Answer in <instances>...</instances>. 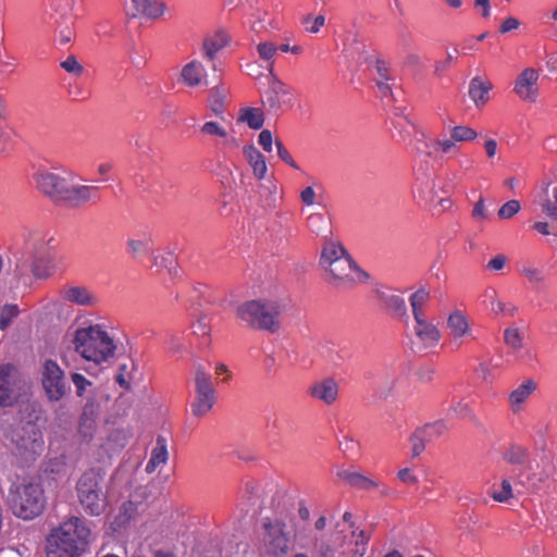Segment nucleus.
Masks as SVG:
<instances>
[{
  "label": "nucleus",
  "mask_w": 557,
  "mask_h": 557,
  "mask_svg": "<svg viewBox=\"0 0 557 557\" xmlns=\"http://www.w3.org/2000/svg\"><path fill=\"white\" fill-rule=\"evenodd\" d=\"M72 557H79L87 550L92 534L86 523L78 518L72 517Z\"/></svg>",
  "instance_id": "obj_19"
},
{
  "label": "nucleus",
  "mask_w": 557,
  "mask_h": 557,
  "mask_svg": "<svg viewBox=\"0 0 557 557\" xmlns=\"http://www.w3.org/2000/svg\"><path fill=\"white\" fill-rule=\"evenodd\" d=\"M504 341L513 350L522 348L523 339L517 327H508L504 332Z\"/></svg>",
  "instance_id": "obj_45"
},
{
  "label": "nucleus",
  "mask_w": 557,
  "mask_h": 557,
  "mask_svg": "<svg viewBox=\"0 0 557 557\" xmlns=\"http://www.w3.org/2000/svg\"><path fill=\"white\" fill-rule=\"evenodd\" d=\"M381 308L393 319L408 320V311L405 299L389 292H377Z\"/></svg>",
  "instance_id": "obj_18"
},
{
  "label": "nucleus",
  "mask_w": 557,
  "mask_h": 557,
  "mask_svg": "<svg viewBox=\"0 0 557 557\" xmlns=\"http://www.w3.org/2000/svg\"><path fill=\"white\" fill-rule=\"evenodd\" d=\"M368 536H366L364 531H360L356 539L355 549H352V555L356 557H363L367 552V543Z\"/></svg>",
  "instance_id": "obj_56"
},
{
  "label": "nucleus",
  "mask_w": 557,
  "mask_h": 557,
  "mask_svg": "<svg viewBox=\"0 0 557 557\" xmlns=\"http://www.w3.org/2000/svg\"><path fill=\"white\" fill-rule=\"evenodd\" d=\"M450 135L456 143L472 141L478 137L473 128L463 125L453 127Z\"/></svg>",
  "instance_id": "obj_44"
},
{
  "label": "nucleus",
  "mask_w": 557,
  "mask_h": 557,
  "mask_svg": "<svg viewBox=\"0 0 557 557\" xmlns=\"http://www.w3.org/2000/svg\"><path fill=\"white\" fill-rule=\"evenodd\" d=\"M307 226L312 233L321 235L327 230L329 220L321 213H311L307 218Z\"/></svg>",
  "instance_id": "obj_42"
},
{
  "label": "nucleus",
  "mask_w": 557,
  "mask_h": 557,
  "mask_svg": "<svg viewBox=\"0 0 557 557\" xmlns=\"http://www.w3.org/2000/svg\"><path fill=\"white\" fill-rule=\"evenodd\" d=\"M243 498L248 507H255L260 499L259 486L252 482H247Z\"/></svg>",
  "instance_id": "obj_46"
},
{
  "label": "nucleus",
  "mask_w": 557,
  "mask_h": 557,
  "mask_svg": "<svg viewBox=\"0 0 557 557\" xmlns=\"http://www.w3.org/2000/svg\"><path fill=\"white\" fill-rule=\"evenodd\" d=\"M270 76L268 88L262 94V104L269 112L278 113L284 107L292 106L290 89L275 74Z\"/></svg>",
  "instance_id": "obj_11"
},
{
  "label": "nucleus",
  "mask_w": 557,
  "mask_h": 557,
  "mask_svg": "<svg viewBox=\"0 0 557 557\" xmlns=\"http://www.w3.org/2000/svg\"><path fill=\"white\" fill-rule=\"evenodd\" d=\"M152 252V238L147 233L136 234L126 240V253L133 260H141Z\"/></svg>",
  "instance_id": "obj_23"
},
{
  "label": "nucleus",
  "mask_w": 557,
  "mask_h": 557,
  "mask_svg": "<svg viewBox=\"0 0 557 557\" xmlns=\"http://www.w3.org/2000/svg\"><path fill=\"white\" fill-rule=\"evenodd\" d=\"M422 436L428 443L434 442L443 436L447 432V425L443 420H438L432 423H426L422 428H419Z\"/></svg>",
  "instance_id": "obj_37"
},
{
  "label": "nucleus",
  "mask_w": 557,
  "mask_h": 557,
  "mask_svg": "<svg viewBox=\"0 0 557 557\" xmlns=\"http://www.w3.org/2000/svg\"><path fill=\"white\" fill-rule=\"evenodd\" d=\"M537 81H539V72L534 69H525L523 70L515 85L516 94L522 99L527 101H534L537 97Z\"/></svg>",
  "instance_id": "obj_16"
},
{
  "label": "nucleus",
  "mask_w": 557,
  "mask_h": 557,
  "mask_svg": "<svg viewBox=\"0 0 557 557\" xmlns=\"http://www.w3.org/2000/svg\"><path fill=\"white\" fill-rule=\"evenodd\" d=\"M47 557H70V527L67 522L52 529L47 537Z\"/></svg>",
  "instance_id": "obj_14"
},
{
  "label": "nucleus",
  "mask_w": 557,
  "mask_h": 557,
  "mask_svg": "<svg viewBox=\"0 0 557 557\" xmlns=\"http://www.w3.org/2000/svg\"><path fill=\"white\" fill-rule=\"evenodd\" d=\"M491 310L495 314L512 317L517 312V307L511 302H505V301L498 299L496 297V295H494L491 298Z\"/></svg>",
  "instance_id": "obj_43"
},
{
  "label": "nucleus",
  "mask_w": 557,
  "mask_h": 557,
  "mask_svg": "<svg viewBox=\"0 0 557 557\" xmlns=\"http://www.w3.org/2000/svg\"><path fill=\"white\" fill-rule=\"evenodd\" d=\"M410 443H411V455L413 458L420 456L428 443L426 440H424V436H422V433L419 429H417L413 434L410 436Z\"/></svg>",
  "instance_id": "obj_48"
},
{
  "label": "nucleus",
  "mask_w": 557,
  "mask_h": 557,
  "mask_svg": "<svg viewBox=\"0 0 557 557\" xmlns=\"http://www.w3.org/2000/svg\"><path fill=\"white\" fill-rule=\"evenodd\" d=\"M72 344L74 350L84 360L91 362L89 367L82 369L92 375H96L97 368L112 358L116 350L114 339L101 324L90 323L86 326H78L74 332Z\"/></svg>",
  "instance_id": "obj_3"
},
{
  "label": "nucleus",
  "mask_w": 557,
  "mask_h": 557,
  "mask_svg": "<svg viewBox=\"0 0 557 557\" xmlns=\"http://www.w3.org/2000/svg\"><path fill=\"white\" fill-rule=\"evenodd\" d=\"M8 503L16 517L29 520L42 512L46 498L39 483L24 479L21 482L12 483Z\"/></svg>",
  "instance_id": "obj_5"
},
{
  "label": "nucleus",
  "mask_w": 557,
  "mask_h": 557,
  "mask_svg": "<svg viewBox=\"0 0 557 557\" xmlns=\"http://www.w3.org/2000/svg\"><path fill=\"white\" fill-rule=\"evenodd\" d=\"M42 386L50 399H60L65 392L63 371L52 360H47L42 371Z\"/></svg>",
  "instance_id": "obj_13"
},
{
  "label": "nucleus",
  "mask_w": 557,
  "mask_h": 557,
  "mask_svg": "<svg viewBox=\"0 0 557 557\" xmlns=\"http://www.w3.org/2000/svg\"><path fill=\"white\" fill-rule=\"evenodd\" d=\"M169 459L168 444L163 436H158L156 446L151 450L150 459L146 465V472L153 473L159 467L164 466Z\"/></svg>",
  "instance_id": "obj_29"
},
{
  "label": "nucleus",
  "mask_w": 557,
  "mask_h": 557,
  "mask_svg": "<svg viewBox=\"0 0 557 557\" xmlns=\"http://www.w3.org/2000/svg\"><path fill=\"white\" fill-rule=\"evenodd\" d=\"M320 557H345V552L323 544L320 547Z\"/></svg>",
  "instance_id": "obj_63"
},
{
  "label": "nucleus",
  "mask_w": 557,
  "mask_h": 557,
  "mask_svg": "<svg viewBox=\"0 0 557 557\" xmlns=\"http://www.w3.org/2000/svg\"><path fill=\"white\" fill-rule=\"evenodd\" d=\"M21 388L16 368L10 363L0 366V406H13L21 396Z\"/></svg>",
  "instance_id": "obj_12"
},
{
  "label": "nucleus",
  "mask_w": 557,
  "mask_h": 557,
  "mask_svg": "<svg viewBox=\"0 0 557 557\" xmlns=\"http://www.w3.org/2000/svg\"><path fill=\"white\" fill-rule=\"evenodd\" d=\"M397 478L406 484L414 485L418 483L417 475H414L409 468L400 469L397 472Z\"/></svg>",
  "instance_id": "obj_62"
},
{
  "label": "nucleus",
  "mask_w": 557,
  "mask_h": 557,
  "mask_svg": "<svg viewBox=\"0 0 557 557\" xmlns=\"http://www.w3.org/2000/svg\"><path fill=\"white\" fill-rule=\"evenodd\" d=\"M413 331L419 341L426 347L435 346L440 341V331L426 319L414 321Z\"/></svg>",
  "instance_id": "obj_27"
},
{
  "label": "nucleus",
  "mask_w": 557,
  "mask_h": 557,
  "mask_svg": "<svg viewBox=\"0 0 557 557\" xmlns=\"http://www.w3.org/2000/svg\"><path fill=\"white\" fill-rule=\"evenodd\" d=\"M337 476L346 482L354 488L361 491H371L377 490L379 493L383 496H387L391 494V488L383 484L380 481H375L370 479L362 473L350 471V470H341L337 472Z\"/></svg>",
  "instance_id": "obj_15"
},
{
  "label": "nucleus",
  "mask_w": 557,
  "mask_h": 557,
  "mask_svg": "<svg viewBox=\"0 0 557 557\" xmlns=\"http://www.w3.org/2000/svg\"><path fill=\"white\" fill-rule=\"evenodd\" d=\"M72 383L75 385L76 388V395L78 397L86 396L87 401L88 400H95V393L91 389L92 382L87 380L83 374L81 373H72Z\"/></svg>",
  "instance_id": "obj_38"
},
{
  "label": "nucleus",
  "mask_w": 557,
  "mask_h": 557,
  "mask_svg": "<svg viewBox=\"0 0 557 557\" xmlns=\"http://www.w3.org/2000/svg\"><path fill=\"white\" fill-rule=\"evenodd\" d=\"M375 83L382 97H393L392 89L395 85V77L393 76L389 67L384 61L377 60L375 63Z\"/></svg>",
  "instance_id": "obj_28"
},
{
  "label": "nucleus",
  "mask_w": 557,
  "mask_h": 557,
  "mask_svg": "<svg viewBox=\"0 0 557 557\" xmlns=\"http://www.w3.org/2000/svg\"><path fill=\"white\" fill-rule=\"evenodd\" d=\"M164 10H165L164 2L150 0L149 4L147 7V12H145L143 15L147 16L149 18H157L164 13Z\"/></svg>",
  "instance_id": "obj_55"
},
{
  "label": "nucleus",
  "mask_w": 557,
  "mask_h": 557,
  "mask_svg": "<svg viewBox=\"0 0 557 557\" xmlns=\"http://www.w3.org/2000/svg\"><path fill=\"white\" fill-rule=\"evenodd\" d=\"M449 413H453L459 418H466V417L470 416L471 410H470V407L468 404H466L463 401H458L457 404L453 405L449 408Z\"/></svg>",
  "instance_id": "obj_61"
},
{
  "label": "nucleus",
  "mask_w": 557,
  "mask_h": 557,
  "mask_svg": "<svg viewBox=\"0 0 557 557\" xmlns=\"http://www.w3.org/2000/svg\"><path fill=\"white\" fill-rule=\"evenodd\" d=\"M537 383L533 379L524 380L520 385H518L508 397L510 408L513 412H519L522 410L523 405L529 399V397L536 391Z\"/></svg>",
  "instance_id": "obj_26"
},
{
  "label": "nucleus",
  "mask_w": 557,
  "mask_h": 557,
  "mask_svg": "<svg viewBox=\"0 0 557 557\" xmlns=\"http://www.w3.org/2000/svg\"><path fill=\"white\" fill-rule=\"evenodd\" d=\"M258 141L264 151L270 152L272 150L273 137L269 129H262L260 132Z\"/></svg>",
  "instance_id": "obj_59"
},
{
  "label": "nucleus",
  "mask_w": 557,
  "mask_h": 557,
  "mask_svg": "<svg viewBox=\"0 0 557 557\" xmlns=\"http://www.w3.org/2000/svg\"><path fill=\"white\" fill-rule=\"evenodd\" d=\"M492 84L483 82L480 77H473L469 84V97L478 108L486 104L490 99Z\"/></svg>",
  "instance_id": "obj_31"
},
{
  "label": "nucleus",
  "mask_w": 557,
  "mask_h": 557,
  "mask_svg": "<svg viewBox=\"0 0 557 557\" xmlns=\"http://www.w3.org/2000/svg\"><path fill=\"white\" fill-rule=\"evenodd\" d=\"M201 132L206 135L218 136L222 138L226 137L227 135L225 128L220 123L213 121L206 122L201 126Z\"/></svg>",
  "instance_id": "obj_51"
},
{
  "label": "nucleus",
  "mask_w": 557,
  "mask_h": 557,
  "mask_svg": "<svg viewBox=\"0 0 557 557\" xmlns=\"http://www.w3.org/2000/svg\"><path fill=\"white\" fill-rule=\"evenodd\" d=\"M244 156L252 168L253 174L258 180H263L268 168L263 154L253 146H245L243 148Z\"/></svg>",
  "instance_id": "obj_30"
},
{
  "label": "nucleus",
  "mask_w": 557,
  "mask_h": 557,
  "mask_svg": "<svg viewBox=\"0 0 557 557\" xmlns=\"http://www.w3.org/2000/svg\"><path fill=\"white\" fill-rule=\"evenodd\" d=\"M230 41L228 35L225 32H216L215 34L205 38L202 44V57L211 64L213 71H218V64L215 61L216 54Z\"/></svg>",
  "instance_id": "obj_20"
},
{
  "label": "nucleus",
  "mask_w": 557,
  "mask_h": 557,
  "mask_svg": "<svg viewBox=\"0 0 557 557\" xmlns=\"http://www.w3.org/2000/svg\"><path fill=\"white\" fill-rule=\"evenodd\" d=\"M99 302L98 295L91 288L83 285L72 286V304L95 308Z\"/></svg>",
  "instance_id": "obj_33"
},
{
  "label": "nucleus",
  "mask_w": 557,
  "mask_h": 557,
  "mask_svg": "<svg viewBox=\"0 0 557 557\" xmlns=\"http://www.w3.org/2000/svg\"><path fill=\"white\" fill-rule=\"evenodd\" d=\"M507 261V256L499 253L487 262L486 269L490 271H500L505 268Z\"/></svg>",
  "instance_id": "obj_58"
},
{
  "label": "nucleus",
  "mask_w": 557,
  "mask_h": 557,
  "mask_svg": "<svg viewBox=\"0 0 557 557\" xmlns=\"http://www.w3.org/2000/svg\"><path fill=\"white\" fill-rule=\"evenodd\" d=\"M430 298V294L426 289L420 288L416 290L409 298L410 307L414 321L425 319L424 306Z\"/></svg>",
  "instance_id": "obj_34"
},
{
  "label": "nucleus",
  "mask_w": 557,
  "mask_h": 557,
  "mask_svg": "<svg viewBox=\"0 0 557 557\" xmlns=\"http://www.w3.org/2000/svg\"><path fill=\"white\" fill-rule=\"evenodd\" d=\"M293 546L287 524L280 519L264 518L262 522L261 550L270 557H285Z\"/></svg>",
  "instance_id": "obj_7"
},
{
  "label": "nucleus",
  "mask_w": 557,
  "mask_h": 557,
  "mask_svg": "<svg viewBox=\"0 0 557 557\" xmlns=\"http://www.w3.org/2000/svg\"><path fill=\"white\" fill-rule=\"evenodd\" d=\"M455 148H456V141L453 139L451 136H450V138H446V139H437L434 143V149L438 152L448 153V152L453 151Z\"/></svg>",
  "instance_id": "obj_57"
},
{
  "label": "nucleus",
  "mask_w": 557,
  "mask_h": 557,
  "mask_svg": "<svg viewBox=\"0 0 557 557\" xmlns=\"http://www.w3.org/2000/svg\"><path fill=\"white\" fill-rule=\"evenodd\" d=\"M211 95V110L216 114L223 113L224 102L227 98L228 91L223 85H216L210 89Z\"/></svg>",
  "instance_id": "obj_39"
},
{
  "label": "nucleus",
  "mask_w": 557,
  "mask_h": 557,
  "mask_svg": "<svg viewBox=\"0 0 557 557\" xmlns=\"http://www.w3.org/2000/svg\"><path fill=\"white\" fill-rule=\"evenodd\" d=\"M275 147L277 150V156L282 161H284L286 164H288L293 169H296V170L299 169V166L294 161L293 157L290 156V153L288 152V150L285 148V146L283 145V143L280 139L275 140Z\"/></svg>",
  "instance_id": "obj_52"
},
{
  "label": "nucleus",
  "mask_w": 557,
  "mask_h": 557,
  "mask_svg": "<svg viewBox=\"0 0 557 557\" xmlns=\"http://www.w3.org/2000/svg\"><path fill=\"white\" fill-rule=\"evenodd\" d=\"M338 383L333 377L314 382L308 389L309 395L326 406L333 405L338 397Z\"/></svg>",
  "instance_id": "obj_17"
},
{
  "label": "nucleus",
  "mask_w": 557,
  "mask_h": 557,
  "mask_svg": "<svg viewBox=\"0 0 557 557\" xmlns=\"http://www.w3.org/2000/svg\"><path fill=\"white\" fill-rule=\"evenodd\" d=\"M520 208V202L518 200H509L499 208L498 216L500 219H510L519 212Z\"/></svg>",
  "instance_id": "obj_50"
},
{
  "label": "nucleus",
  "mask_w": 557,
  "mask_h": 557,
  "mask_svg": "<svg viewBox=\"0 0 557 557\" xmlns=\"http://www.w3.org/2000/svg\"><path fill=\"white\" fill-rule=\"evenodd\" d=\"M528 449L520 445H511L504 453V460L510 465H522L528 458Z\"/></svg>",
  "instance_id": "obj_41"
},
{
  "label": "nucleus",
  "mask_w": 557,
  "mask_h": 557,
  "mask_svg": "<svg viewBox=\"0 0 557 557\" xmlns=\"http://www.w3.org/2000/svg\"><path fill=\"white\" fill-rule=\"evenodd\" d=\"M239 122H245L252 129H260L264 124V115L259 108H245L239 111Z\"/></svg>",
  "instance_id": "obj_35"
},
{
  "label": "nucleus",
  "mask_w": 557,
  "mask_h": 557,
  "mask_svg": "<svg viewBox=\"0 0 557 557\" xmlns=\"http://www.w3.org/2000/svg\"><path fill=\"white\" fill-rule=\"evenodd\" d=\"M256 49L259 59L267 62V69L269 70L270 74H274V57L276 55L277 47L273 42L261 41L257 45Z\"/></svg>",
  "instance_id": "obj_36"
},
{
  "label": "nucleus",
  "mask_w": 557,
  "mask_h": 557,
  "mask_svg": "<svg viewBox=\"0 0 557 557\" xmlns=\"http://www.w3.org/2000/svg\"><path fill=\"white\" fill-rule=\"evenodd\" d=\"M17 314L18 308L16 305H5L0 312V330L7 329Z\"/></svg>",
  "instance_id": "obj_47"
},
{
  "label": "nucleus",
  "mask_w": 557,
  "mask_h": 557,
  "mask_svg": "<svg viewBox=\"0 0 557 557\" xmlns=\"http://www.w3.org/2000/svg\"><path fill=\"white\" fill-rule=\"evenodd\" d=\"M8 437L13 445V454L23 462L36 459L44 450V440L40 430L30 421L21 422L13 426Z\"/></svg>",
  "instance_id": "obj_6"
},
{
  "label": "nucleus",
  "mask_w": 557,
  "mask_h": 557,
  "mask_svg": "<svg viewBox=\"0 0 557 557\" xmlns=\"http://www.w3.org/2000/svg\"><path fill=\"white\" fill-rule=\"evenodd\" d=\"M554 198L555 205L547 200L545 203L542 205V209L547 215L553 216L554 219L557 220V188L554 189Z\"/></svg>",
  "instance_id": "obj_64"
},
{
  "label": "nucleus",
  "mask_w": 557,
  "mask_h": 557,
  "mask_svg": "<svg viewBox=\"0 0 557 557\" xmlns=\"http://www.w3.org/2000/svg\"><path fill=\"white\" fill-rule=\"evenodd\" d=\"M138 513V504L133 500L122 503L112 522L114 530L126 528Z\"/></svg>",
  "instance_id": "obj_32"
},
{
  "label": "nucleus",
  "mask_w": 557,
  "mask_h": 557,
  "mask_svg": "<svg viewBox=\"0 0 557 557\" xmlns=\"http://www.w3.org/2000/svg\"><path fill=\"white\" fill-rule=\"evenodd\" d=\"M319 265L324 271L325 281L337 289L351 288L369 277L338 242L324 243Z\"/></svg>",
  "instance_id": "obj_1"
},
{
  "label": "nucleus",
  "mask_w": 557,
  "mask_h": 557,
  "mask_svg": "<svg viewBox=\"0 0 557 557\" xmlns=\"http://www.w3.org/2000/svg\"><path fill=\"white\" fill-rule=\"evenodd\" d=\"M35 186L39 193L48 197L55 206H66L70 200L67 180L59 174L39 169L33 174Z\"/></svg>",
  "instance_id": "obj_9"
},
{
  "label": "nucleus",
  "mask_w": 557,
  "mask_h": 557,
  "mask_svg": "<svg viewBox=\"0 0 557 557\" xmlns=\"http://www.w3.org/2000/svg\"><path fill=\"white\" fill-rule=\"evenodd\" d=\"M494 500L498 503L508 502L512 497V487L507 479H504L500 483V490L492 493Z\"/></svg>",
  "instance_id": "obj_49"
},
{
  "label": "nucleus",
  "mask_w": 557,
  "mask_h": 557,
  "mask_svg": "<svg viewBox=\"0 0 557 557\" xmlns=\"http://www.w3.org/2000/svg\"><path fill=\"white\" fill-rule=\"evenodd\" d=\"M129 437L131 432L128 430L116 429L110 434L109 440L111 442L116 443L119 447H125V445L128 443Z\"/></svg>",
  "instance_id": "obj_54"
},
{
  "label": "nucleus",
  "mask_w": 557,
  "mask_h": 557,
  "mask_svg": "<svg viewBox=\"0 0 557 557\" xmlns=\"http://www.w3.org/2000/svg\"><path fill=\"white\" fill-rule=\"evenodd\" d=\"M309 23H312L310 26H307L306 29L311 34H317L320 28L325 23V17L323 15H318L315 17H312L311 15H307L302 20V24L308 25Z\"/></svg>",
  "instance_id": "obj_53"
},
{
  "label": "nucleus",
  "mask_w": 557,
  "mask_h": 557,
  "mask_svg": "<svg viewBox=\"0 0 557 557\" xmlns=\"http://www.w3.org/2000/svg\"><path fill=\"white\" fill-rule=\"evenodd\" d=\"M99 405L96 400H88L84 406L78 423V432L85 440H91L97 430V416Z\"/></svg>",
  "instance_id": "obj_22"
},
{
  "label": "nucleus",
  "mask_w": 557,
  "mask_h": 557,
  "mask_svg": "<svg viewBox=\"0 0 557 557\" xmlns=\"http://www.w3.org/2000/svg\"><path fill=\"white\" fill-rule=\"evenodd\" d=\"M100 200L99 187L72 184V209L83 208Z\"/></svg>",
  "instance_id": "obj_25"
},
{
  "label": "nucleus",
  "mask_w": 557,
  "mask_h": 557,
  "mask_svg": "<svg viewBox=\"0 0 557 557\" xmlns=\"http://www.w3.org/2000/svg\"><path fill=\"white\" fill-rule=\"evenodd\" d=\"M519 272L532 284L534 287H541L545 282V275L542 269L535 268L530 264H523Z\"/></svg>",
  "instance_id": "obj_40"
},
{
  "label": "nucleus",
  "mask_w": 557,
  "mask_h": 557,
  "mask_svg": "<svg viewBox=\"0 0 557 557\" xmlns=\"http://www.w3.org/2000/svg\"><path fill=\"white\" fill-rule=\"evenodd\" d=\"M195 400L191 404V412L195 417H203L215 404V391L212 386L211 375L202 366L195 370Z\"/></svg>",
  "instance_id": "obj_10"
},
{
  "label": "nucleus",
  "mask_w": 557,
  "mask_h": 557,
  "mask_svg": "<svg viewBox=\"0 0 557 557\" xmlns=\"http://www.w3.org/2000/svg\"><path fill=\"white\" fill-rule=\"evenodd\" d=\"M181 79L184 85L190 88L208 85L207 71L199 60H193L183 66Z\"/></svg>",
  "instance_id": "obj_24"
},
{
  "label": "nucleus",
  "mask_w": 557,
  "mask_h": 557,
  "mask_svg": "<svg viewBox=\"0 0 557 557\" xmlns=\"http://www.w3.org/2000/svg\"><path fill=\"white\" fill-rule=\"evenodd\" d=\"M101 478L94 471L85 472L76 484L77 496L85 511L90 516H99L106 499L100 487Z\"/></svg>",
  "instance_id": "obj_8"
},
{
  "label": "nucleus",
  "mask_w": 557,
  "mask_h": 557,
  "mask_svg": "<svg viewBox=\"0 0 557 557\" xmlns=\"http://www.w3.org/2000/svg\"><path fill=\"white\" fill-rule=\"evenodd\" d=\"M52 242L50 238L46 243L35 230H25L23 250L15 255L14 274L18 280H24L28 275L37 280L52 275L55 262L47 249V246L52 247Z\"/></svg>",
  "instance_id": "obj_2"
},
{
  "label": "nucleus",
  "mask_w": 557,
  "mask_h": 557,
  "mask_svg": "<svg viewBox=\"0 0 557 557\" xmlns=\"http://www.w3.org/2000/svg\"><path fill=\"white\" fill-rule=\"evenodd\" d=\"M447 329L456 347L461 346L463 337L471 335L468 319L460 310H455L448 315Z\"/></svg>",
  "instance_id": "obj_21"
},
{
  "label": "nucleus",
  "mask_w": 557,
  "mask_h": 557,
  "mask_svg": "<svg viewBox=\"0 0 557 557\" xmlns=\"http://www.w3.org/2000/svg\"><path fill=\"white\" fill-rule=\"evenodd\" d=\"M127 369H128L127 364H125V363L120 364L117 373L114 376L115 383H117L121 387H123L125 389L131 388V383L125 376Z\"/></svg>",
  "instance_id": "obj_60"
},
{
  "label": "nucleus",
  "mask_w": 557,
  "mask_h": 557,
  "mask_svg": "<svg viewBox=\"0 0 557 557\" xmlns=\"http://www.w3.org/2000/svg\"><path fill=\"white\" fill-rule=\"evenodd\" d=\"M236 318L247 327L275 333L281 327V305L271 299H252L236 307Z\"/></svg>",
  "instance_id": "obj_4"
}]
</instances>
